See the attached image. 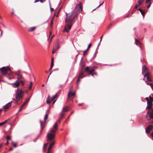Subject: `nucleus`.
<instances>
[{"mask_svg": "<svg viewBox=\"0 0 153 153\" xmlns=\"http://www.w3.org/2000/svg\"><path fill=\"white\" fill-rule=\"evenodd\" d=\"M57 123H55L53 126V128L52 129L50 132L47 134V140L48 143H50V141L54 140L55 132L57 129Z\"/></svg>", "mask_w": 153, "mask_h": 153, "instance_id": "obj_1", "label": "nucleus"}, {"mask_svg": "<svg viewBox=\"0 0 153 153\" xmlns=\"http://www.w3.org/2000/svg\"><path fill=\"white\" fill-rule=\"evenodd\" d=\"M78 15V13L75 11H72L68 13H66V17L65 19L66 24H72L74 22L75 18Z\"/></svg>", "mask_w": 153, "mask_h": 153, "instance_id": "obj_2", "label": "nucleus"}, {"mask_svg": "<svg viewBox=\"0 0 153 153\" xmlns=\"http://www.w3.org/2000/svg\"><path fill=\"white\" fill-rule=\"evenodd\" d=\"M24 92L19 88H18L16 91V98L18 100H19L23 97Z\"/></svg>", "mask_w": 153, "mask_h": 153, "instance_id": "obj_3", "label": "nucleus"}, {"mask_svg": "<svg viewBox=\"0 0 153 153\" xmlns=\"http://www.w3.org/2000/svg\"><path fill=\"white\" fill-rule=\"evenodd\" d=\"M10 70V68L8 66L3 67L0 68V71L3 74L7 76L8 75L7 71Z\"/></svg>", "mask_w": 153, "mask_h": 153, "instance_id": "obj_4", "label": "nucleus"}, {"mask_svg": "<svg viewBox=\"0 0 153 153\" xmlns=\"http://www.w3.org/2000/svg\"><path fill=\"white\" fill-rule=\"evenodd\" d=\"M82 6L81 3L78 4L76 5L74 10L73 11H75L78 13L82 10Z\"/></svg>", "mask_w": 153, "mask_h": 153, "instance_id": "obj_5", "label": "nucleus"}, {"mask_svg": "<svg viewBox=\"0 0 153 153\" xmlns=\"http://www.w3.org/2000/svg\"><path fill=\"white\" fill-rule=\"evenodd\" d=\"M10 84L14 88L19 87L20 85V84L19 83V78L17 77V79L15 82L13 83H10Z\"/></svg>", "mask_w": 153, "mask_h": 153, "instance_id": "obj_6", "label": "nucleus"}, {"mask_svg": "<svg viewBox=\"0 0 153 153\" xmlns=\"http://www.w3.org/2000/svg\"><path fill=\"white\" fill-rule=\"evenodd\" d=\"M143 80H145V82H151L152 79L150 76L149 74V73L147 72L144 75V78Z\"/></svg>", "mask_w": 153, "mask_h": 153, "instance_id": "obj_7", "label": "nucleus"}, {"mask_svg": "<svg viewBox=\"0 0 153 153\" xmlns=\"http://www.w3.org/2000/svg\"><path fill=\"white\" fill-rule=\"evenodd\" d=\"M90 68L88 67H86L85 68V71H88L89 74L91 75L92 76H94V74H96V73H94V68H92L90 70H89Z\"/></svg>", "mask_w": 153, "mask_h": 153, "instance_id": "obj_8", "label": "nucleus"}, {"mask_svg": "<svg viewBox=\"0 0 153 153\" xmlns=\"http://www.w3.org/2000/svg\"><path fill=\"white\" fill-rule=\"evenodd\" d=\"M72 25L73 24H66V25L65 27L64 31L68 32L71 28Z\"/></svg>", "mask_w": 153, "mask_h": 153, "instance_id": "obj_9", "label": "nucleus"}, {"mask_svg": "<svg viewBox=\"0 0 153 153\" xmlns=\"http://www.w3.org/2000/svg\"><path fill=\"white\" fill-rule=\"evenodd\" d=\"M55 140H53L50 141V143H50L49 147L48 149L47 153H50V150L53 145L55 144Z\"/></svg>", "mask_w": 153, "mask_h": 153, "instance_id": "obj_10", "label": "nucleus"}, {"mask_svg": "<svg viewBox=\"0 0 153 153\" xmlns=\"http://www.w3.org/2000/svg\"><path fill=\"white\" fill-rule=\"evenodd\" d=\"M153 126L152 125H149L146 129V132L147 134L149 133L150 131L153 129Z\"/></svg>", "mask_w": 153, "mask_h": 153, "instance_id": "obj_11", "label": "nucleus"}, {"mask_svg": "<svg viewBox=\"0 0 153 153\" xmlns=\"http://www.w3.org/2000/svg\"><path fill=\"white\" fill-rule=\"evenodd\" d=\"M146 99L147 100V104L148 105L146 107V108H148L149 109H151L152 106V103L151 102H150L149 101L148 98H146Z\"/></svg>", "mask_w": 153, "mask_h": 153, "instance_id": "obj_12", "label": "nucleus"}, {"mask_svg": "<svg viewBox=\"0 0 153 153\" xmlns=\"http://www.w3.org/2000/svg\"><path fill=\"white\" fill-rule=\"evenodd\" d=\"M144 0H138V3L137 4L135 7V8H137L143 1Z\"/></svg>", "mask_w": 153, "mask_h": 153, "instance_id": "obj_13", "label": "nucleus"}, {"mask_svg": "<svg viewBox=\"0 0 153 153\" xmlns=\"http://www.w3.org/2000/svg\"><path fill=\"white\" fill-rule=\"evenodd\" d=\"M12 102L11 101L10 102H9L6 105H5L4 107V108L5 109H7L8 108L11 106V103Z\"/></svg>", "mask_w": 153, "mask_h": 153, "instance_id": "obj_14", "label": "nucleus"}, {"mask_svg": "<svg viewBox=\"0 0 153 153\" xmlns=\"http://www.w3.org/2000/svg\"><path fill=\"white\" fill-rule=\"evenodd\" d=\"M59 41H57L56 44L54 45L53 48L57 50L59 48Z\"/></svg>", "mask_w": 153, "mask_h": 153, "instance_id": "obj_15", "label": "nucleus"}, {"mask_svg": "<svg viewBox=\"0 0 153 153\" xmlns=\"http://www.w3.org/2000/svg\"><path fill=\"white\" fill-rule=\"evenodd\" d=\"M73 88V87L72 86H71V87H70V89H69V92H68V99H69L70 97V94H71V91L72 90Z\"/></svg>", "mask_w": 153, "mask_h": 153, "instance_id": "obj_16", "label": "nucleus"}, {"mask_svg": "<svg viewBox=\"0 0 153 153\" xmlns=\"http://www.w3.org/2000/svg\"><path fill=\"white\" fill-rule=\"evenodd\" d=\"M147 70V68L145 65H144L142 68V73L144 74Z\"/></svg>", "mask_w": 153, "mask_h": 153, "instance_id": "obj_17", "label": "nucleus"}, {"mask_svg": "<svg viewBox=\"0 0 153 153\" xmlns=\"http://www.w3.org/2000/svg\"><path fill=\"white\" fill-rule=\"evenodd\" d=\"M49 110H47L46 111V114L45 115L44 118V120H45V122L46 121V120L48 119V114L49 113Z\"/></svg>", "mask_w": 153, "mask_h": 153, "instance_id": "obj_18", "label": "nucleus"}, {"mask_svg": "<svg viewBox=\"0 0 153 153\" xmlns=\"http://www.w3.org/2000/svg\"><path fill=\"white\" fill-rule=\"evenodd\" d=\"M53 58H52L51 59V67L49 69V71H50L52 69V67L53 66Z\"/></svg>", "mask_w": 153, "mask_h": 153, "instance_id": "obj_19", "label": "nucleus"}, {"mask_svg": "<svg viewBox=\"0 0 153 153\" xmlns=\"http://www.w3.org/2000/svg\"><path fill=\"white\" fill-rule=\"evenodd\" d=\"M36 28V27H30L28 29V31L30 32L33 31Z\"/></svg>", "mask_w": 153, "mask_h": 153, "instance_id": "obj_20", "label": "nucleus"}, {"mask_svg": "<svg viewBox=\"0 0 153 153\" xmlns=\"http://www.w3.org/2000/svg\"><path fill=\"white\" fill-rule=\"evenodd\" d=\"M69 108V107L67 106H66L64 107L62 109V111L63 112H65L68 111V109Z\"/></svg>", "mask_w": 153, "mask_h": 153, "instance_id": "obj_21", "label": "nucleus"}, {"mask_svg": "<svg viewBox=\"0 0 153 153\" xmlns=\"http://www.w3.org/2000/svg\"><path fill=\"white\" fill-rule=\"evenodd\" d=\"M135 43L137 45H140V42L137 39H135Z\"/></svg>", "mask_w": 153, "mask_h": 153, "instance_id": "obj_22", "label": "nucleus"}, {"mask_svg": "<svg viewBox=\"0 0 153 153\" xmlns=\"http://www.w3.org/2000/svg\"><path fill=\"white\" fill-rule=\"evenodd\" d=\"M84 76H83V72L82 71H81L80 72L78 77H80V78H82Z\"/></svg>", "mask_w": 153, "mask_h": 153, "instance_id": "obj_23", "label": "nucleus"}, {"mask_svg": "<svg viewBox=\"0 0 153 153\" xmlns=\"http://www.w3.org/2000/svg\"><path fill=\"white\" fill-rule=\"evenodd\" d=\"M57 97H58L57 93H56V94H55V95H54V96H53L52 97L51 100H54V99H55V98H57Z\"/></svg>", "mask_w": 153, "mask_h": 153, "instance_id": "obj_24", "label": "nucleus"}, {"mask_svg": "<svg viewBox=\"0 0 153 153\" xmlns=\"http://www.w3.org/2000/svg\"><path fill=\"white\" fill-rule=\"evenodd\" d=\"M48 145V143H45L44 144L43 147V150L45 152L46 151V148L47 146Z\"/></svg>", "mask_w": 153, "mask_h": 153, "instance_id": "obj_25", "label": "nucleus"}, {"mask_svg": "<svg viewBox=\"0 0 153 153\" xmlns=\"http://www.w3.org/2000/svg\"><path fill=\"white\" fill-rule=\"evenodd\" d=\"M7 122V120H5V121L2 122L1 123H0V126H2L4 124H5V123H6Z\"/></svg>", "mask_w": 153, "mask_h": 153, "instance_id": "obj_26", "label": "nucleus"}, {"mask_svg": "<svg viewBox=\"0 0 153 153\" xmlns=\"http://www.w3.org/2000/svg\"><path fill=\"white\" fill-rule=\"evenodd\" d=\"M39 122H40V124L41 128L42 129L44 128V125H43V124H42V121L40 120L39 121Z\"/></svg>", "mask_w": 153, "mask_h": 153, "instance_id": "obj_27", "label": "nucleus"}, {"mask_svg": "<svg viewBox=\"0 0 153 153\" xmlns=\"http://www.w3.org/2000/svg\"><path fill=\"white\" fill-rule=\"evenodd\" d=\"M139 10H140V12H141V14L143 15V16L144 14H145V12L144 11H143V10H142L141 9H139Z\"/></svg>", "mask_w": 153, "mask_h": 153, "instance_id": "obj_28", "label": "nucleus"}, {"mask_svg": "<svg viewBox=\"0 0 153 153\" xmlns=\"http://www.w3.org/2000/svg\"><path fill=\"white\" fill-rule=\"evenodd\" d=\"M147 84L148 85H149L153 89V85L151 83H147Z\"/></svg>", "mask_w": 153, "mask_h": 153, "instance_id": "obj_29", "label": "nucleus"}, {"mask_svg": "<svg viewBox=\"0 0 153 153\" xmlns=\"http://www.w3.org/2000/svg\"><path fill=\"white\" fill-rule=\"evenodd\" d=\"M19 83H21L22 86H23L25 84L24 82L23 81L21 80L20 79H19Z\"/></svg>", "mask_w": 153, "mask_h": 153, "instance_id": "obj_30", "label": "nucleus"}, {"mask_svg": "<svg viewBox=\"0 0 153 153\" xmlns=\"http://www.w3.org/2000/svg\"><path fill=\"white\" fill-rule=\"evenodd\" d=\"M30 100V98L27 99L26 100V101L24 103H25V104H27L28 103V102H29Z\"/></svg>", "mask_w": 153, "mask_h": 153, "instance_id": "obj_31", "label": "nucleus"}, {"mask_svg": "<svg viewBox=\"0 0 153 153\" xmlns=\"http://www.w3.org/2000/svg\"><path fill=\"white\" fill-rule=\"evenodd\" d=\"M32 82H30V85L29 86V89H30L32 88Z\"/></svg>", "mask_w": 153, "mask_h": 153, "instance_id": "obj_32", "label": "nucleus"}, {"mask_svg": "<svg viewBox=\"0 0 153 153\" xmlns=\"http://www.w3.org/2000/svg\"><path fill=\"white\" fill-rule=\"evenodd\" d=\"M6 139L7 140V141H8L9 140H10L11 139V137L9 136H7L6 137Z\"/></svg>", "mask_w": 153, "mask_h": 153, "instance_id": "obj_33", "label": "nucleus"}, {"mask_svg": "<svg viewBox=\"0 0 153 153\" xmlns=\"http://www.w3.org/2000/svg\"><path fill=\"white\" fill-rule=\"evenodd\" d=\"M81 78H80V77H78V79H77V85H78L79 84V82H80V79H81Z\"/></svg>", "mask_w": 153, "mask_h": 153, "instance_id": "obj_34", "label": "nucleus"}, {"mask_svg": "<svg viewBox=\"0 0 153 153\" xmlns=\"http://www.w3.org/2000/svg\"><path fill=\"white\" fill-rule=\"evenodd\" d=\"M56 50H57L55 49H54V48H53V50L52 51V53L53 54V53H55V52H56Z\"/></svg>", "mask_w": 153, "mask_h": 153, "instance_id": "obj_35", "label": "nucleus"}, {"mask_svg": "<svg viewBox=\"0 0 153 153\" xmlns=\"http://www.w3.org/2000/svg\"><path fill=\"white\" fill-rule=\"evenodd\" d=\"M149 99H150V102H152L153 101V98H152V97H151V96H149Z\"/></svg>", "mask_w": 153, "mask_h": 153, "instance_id": "obj_36", "label": "nucleus"}, {"mask_svg": "<svg viewBox=\"0 0 153 153\" xmlns=\"http://www.w3.org/2000/svg\"><path fill=\"white\" fill-rule=\"evenodd\" d=\"M12 144L15 147H16L17 146V144L16 143L12 142Z\"/></svg>", "mask_w": 153, "mask_h": 153, "instance_id": "obj_37", "label": "nucleus"}, {"mask_svg": "<svg viewBox=\"0 0 153 153\" xmlns=\"http://www.w3.org/2000/svg\"><path fill=\"white\" fill-rule=\"evenodd\" d=\"M64 115H65V114L64 113H62L61 116V119L63 118L64 117Z\"/></svg>", "mask_w": 153, "mask_h": 153, "instance_id": "obj_38", "label": "nucleus"}, {"mask_svg": "<svg viewBox=\"0 0 153 153\" xmlns=\"http://www.w3.org/2000/svg\"><path fill=\"white\" fill-rule=\"evenodd\" d=\"M75 94V92H73L72 94L71 93V94H70V97L71 96H74Z\"/></svg>", "mask_w": 153, "mask_h": 153, "instance_id": "obj_39", "label": "nucleus"}, {"mask_svg": "<svg viewBox=\"0 0 153 153\" xmlns=\"http://www.w3.org/2000/svg\"><path fill=\"white\" fill-rule=\"evenodd\" d=\"M91 46V44L90 43L88 46V48H87V49H88Z\"/></svg>", "mask_w": 153, "mask_h": 153, "instance_id": "obj_40", "label": "nucleus"}, {"mask_svg": "<svg viewBox=\"0 0 153 153\" xmlns=\"http://www.w3.org/2000/svg\"><path fill=\"white\" fill-rule=\"evenodd\" d=\"M104 1H103L102 2V3L101 4H100V5H99L95 9H94V10H95L96 8H97L98 7H99L100 6H101V5H102L104 3Z\"/></svg>", "mask_w": 153, "mask_h": 153, "instance_id": "obj_41", "label": "nucleus"}, {"mask_svg": "<svg viewBox=\"0 0 153 153\" xmlns=\"http://www.w3.org/2000/svg\"><path fill=\"white\" fill-rule=\"evenodd\" d=\"M0 31L1 32V34H0V37H1L2 36V33H3V31L2 30H1L0 29Z\"/></svg>", "mask_w": 153, "mask_h": 153, "instance_id": "obj_42", "label": "nucleus"}, {"mask_svg": "<svg viewBox=\"0 0 153 153\" xmlns=\"http://www.w3.org/2000/svg\"><path fill=\"white\" fill-rule=\"evenodd\" d=\"M152 0H146V3L147 4L149 2Z\"/></svg>", "mask_w": 153, "mask_h": 153, "instance_id": "obj_43", "label": "nucleus"}, {"mask_svg": "<svg viewBox=\"0 0 153 153\" xmlns=\"http://www.w3.org/2000/svg\"><path fill=\"white\" fill-rule=\"evenodd\" d=\"M46 102L48 104H49L51 102H50V101H49L48 100V99H47V100Z\"/></svg>", "mask_w": 153, "mask_h": 153, "instance_id": "obj_44", "label": "nucleus"}, {"mask_svg": "<svg viewBox=\"0 0 153 153\" xmlns=\"http://www.w3.org/2000/svg\"><path fill=\"white\" fill-rule=\"evenodd\" d=\"M88 50V49H87L86 50H85V51H83V55H85V53Z\"/></svg>", "mask_w": 153, "mask_h": 153, "instance_id": "obj_45", "label": "nucleus"}, {"mask_svg": "<svg viewBox=\"0 0 153 153\" xmlns=\"http://www.w3.org/2000/svg\"><path fill=\"white\" fill-rule=\"evenodd\" d=\"M25 104L24 103L21 107L22 109L23 108V107L25 106Z\"/></svg>", "mask_w": 153, "mask_h": 153, "instance_id": "obj_46", "label": "nucleus"}, {"mask_svg": "<svg viewBox=\"0 0 153 153\" xmlns=\"http://www.w3.org/2000/svg\"><path fill=\"white\" fill-rule=\"evenodd\" d=\"M151 4V3H149V4L148 6V7H147V8H148V9H149V8L150 7V6Z\"/></svg>", "mask_w": 153, "mask_h": 153, "instance_id": "obj_47", "label": "nucleus"}, {"mask_svg": "<svg viewBox=\"0 0 153 153\" xmlns=\"http://www.w3.org/2000/svg\"><path fill=\"white\" fill-rule=\"evenodd\" d=\"M22 109V108L21 107H20V108L19 109V111H20Z\"/></svg>", "mask_w": 153, "mask_h": 153, "instance_id": "obj_48", "label": "nucleus"}, {"mask_svg": "<svg viewBox=\"0 0 153 153\" xmlns=\"http://www.w3.org/2000/svg\"><path fill=\"white\" fill-rule=\"evenodd\" d=\"M13 99V101H14L15 102H17V100H15L14 99Z\"/></svg>", "mask_w": 153, "mask_h": 153, "instance_id": "obj_49", "label": "nucleus"}, {"mask_svg": "<svg viewBox=\"0 0 153 153\" xmlns=\"http://www.w3.org/2000/svg\"><path fill=\"white\" fill-rule=\"evenodd\" d=\"M40 0H35V2H39Z\"/></svg>", "mask_w": 153, "mask_h": 153, "instance_id": "obj_50", "label": "nucleus"}, {"mask_svg": "<svg viewBox=\"0 0 153 153\" xmlns=\"http://www.w3.org/2000/svg\"><path fill=\"white\" fill-rule=\"evenodd\" d=\"M102 36H101V37H100L101 39H100V43H99V44H98V45H99L100 43V42L101 41V40H102Z\"/></svg>", "mask_w": 153, "mask_h": 153, "instance_id": "obj_51", "label": "nucleus"}, {"mask_svg": "<svg viewBox=\"0 0 153 153\" xmlns=\"http://www.w3.org/2000/svg\"><path fill=\"white\" fill-rule=\"evenodd\" d=\"M151 135L152 137V138H153V131L152 132V133L151 134Z\"/></svg>", "mask_w": 153, "mask_h": 153, "instance_id": "obj_52", "label": "nucleus"}, {"mask_svg": "<svg viewBox=\"0 0 153 153\" xmlns=\"http://www.w3.org/2000/svg\"><path fill=\"white\" fill-rule=\"evenodd\" d=\"M8 78L9 79H10H10H13V78H10V77H8Z\"/></svg>", "mask_w": 153, "mask_h": 153, "instance_id": "obj_53", "label": "nucleus"}, {"mask_svg": "<svg viewBox=\"0 0 153 153\" xmlns=\"http://www.w3.org/2000/svg\"><path fill=\"white\" fill-rule=\"evenodd\" d=\"M13 150V149L12 148H10V149L9 150V151H12V150Z\"/></svg>", "mask_w": 153, "mask_h": 153, "instance_id": "obj_54", "label": "nucleus"}, {"mask_svg": "<svg viewBox=\"0 0 153 153\" xmlns=\"http://www.w3.org/2000/svg\"><path fill=\"white\" fill-rule=\"evenodd\" d=\"M53 36H54V35H53L52 36H51V40L53 39Z\"/></svg>", "mask_w": 153, "mask_h": 153, "instance_id": "obj_55", "label": "nucleus"}, {"mask_svg": "<svg viewBox=\"0 0 153 153\" xmlns=\"http://www.w3.org/2000/svg\"><path fill=\"white\" fill-rule=\"evenodd\" d=\"M54 9L53 8H52L51 7V11H52Z\"/></svg>", "mask_w": 153, "mask_h": 153, "instance_id": "obj_56", "label": "nucleus"}, {"mask_svg": "<svg viewBox=\"0 0 153 153\" xmlns=\"http://www.w3.org/2000/svg\"><path fill=\"white\" fill-rule=\"evenodd\" d=\"M9 143H8V141H7V143H6V145H7Z\"/></svg>", "mask_w": 153, "mask_h": 153, "instance_id": "obj_57", "label": "nucleus"}, {"mask_svg": "<svg viewBox=\"0 0 153 153\" xmlns=\"http://www.w3.org/2000/svg\"><path fill=\"white\" fill-rule=\"evenodd\" d=\"M82 105V103H81V104H78V105H79V106H80Z\"/></svg>", "mask_w": 153, "mask_h": 153, "instance_id": "obj_58", "label": "nucleus"}, {"mask_svg": "<svg viewBox=\"0 0 153 153\" xmlns=\"http://www.w3.org/2000/svg\"><path fill=\"white\" fill-rule=\"evenodd\" d=\"M62 86H63V85H59V87H62Z\"/></svg>", "mask_w": 153, "mask_h": 153, "instance_id": "obj_59", "label": "nucleus"}, {"mask_svg": "<svg viewBox=\"0 0 153 153\" xmlns=\"http://www.w3.org/2000/svg\"><path fill=\"white\" fill-rule=\"evenodd\" d=\"M39 1H40V2L41 3L43 2V1L42 0H40Z\"/></svg>", "mask_w": 153, "mask_h": 153, "instance_id": "obj_60", "label": "nucleus"}, {"mask_svg": "<svg viewBox=\"0 0 153 153\" xmlns=\"http://www.w3.org/2000/svg\"><path fill=\"white\" fill-rule=\"evenodd\" d=\"M53 21H51V25H52L53 24Z\"/></svg>", "mask_w": 153, "mask_h": 153, "instance_id": "obj_61", "label": "nucleus"}, {"mask_svg": "<svg viewBox=\"0 0 153 153\" xmlns=\"http://www.w3.org/2000/svg\"><path fill=\"white\" fill-rule=\"evenodd\" d=\"M51 34V32H50V35H49V36H50Z\"/></svg>", "mask_w": 153, "mask_h": 153, "instance_id": "obj_62", "label": "nucleus"}, {"mask_svg": "<svg viewBox=\"0 0 153 153\" xmlns=\"http://www.w3.org/2000/svg\"><path fill=\"white\" fill-rule=\"evenodd\" d=\"M60 121H61V120L60 119L59 121H58V122L59 123L60 122Z\"/></svg>", "mask_w": 153, "mask_h": 153, "instance_id": "obj_63", "label": "nucleus"}, {"mask_svg": "<svg viewBox=\"0 0 153 153\" xmlns=\"http://www.w3.org/2000/svg\"><path fill=\"white\" fill-rule=\"evenodd\" d=\"M56 101V100H55L53 101V104L55 103V102Z\"/></svg>", "mask_w": 153, "mask_h": 153, "instance_id": "obj_64", "label": "nucleus"}]
</instances>
